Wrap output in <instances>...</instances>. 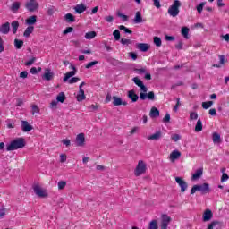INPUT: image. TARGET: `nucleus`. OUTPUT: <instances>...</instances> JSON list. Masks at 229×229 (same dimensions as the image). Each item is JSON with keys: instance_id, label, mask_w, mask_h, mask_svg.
<instances>
[{"instance_id": "nucleus-1", "label": "nucleus", "mask_w": 229, "mask_h": 229, "mask_svg": "<svg viewBox=\"0 0 229 229\" xmlns=\"http://www.w3.org/2000/svg\"><path fill=\"white\" fill-rule=\"evenodd\" d=\"M133 83L137 85V87L140 88V99L141 101H146V99H149V101H155V92L154 91H149L148 93V87L144 85V82L139 79V77H134L132 78Z\"/></svg>"}, {"instance_id": "nucleus-2", "label": "nucleus", "mask_w": 229, "mask_h": 229, "mask_svg": "<svg viewBox=\"0 0 229 229\" xmlns=\"http://www.w3.org/2000/svg\"><path fill=\"white\" fill-rule=\"evenodd\" d=\"M25 146L24 138H16L6 145V151H16L17 149H22Z\"/></svg>"}, {"instance_id": "nucleus-3", "label": "nucleus", "mask_w": 229, "mask_h": 229, "mask_svg": "<svg viewBox=\"0 0 229 229\" xmlns=\"http://www.w3.org/2000/svg\"><path fill=\"white\" fill-rule=\"evenodd\" d=\"M180 8H182V2L180 0H174L172 5L168 8V14L171 17H178L180 14Z\"/></svg>"}, {"instance_id": "nucleus-4", "label": "nucleus", "mask_w": 229, "mask_h": 229, "mask_svg": "<svg viewBox=\"0 0 229 229\" xmlns=\"http://www.w3.org/2000/svg\"><path fill=\"white\" fill-rule=\"evenodd\" d=\"M197 191L201 192V194H208L210 192V184L205 182L200 185H194L191 190V194H196Z\"/></svg>"}, {"instance_id": "nucleus-5", "label": "nucleus", "mask_w": 229, "mask_h": 229, "mask_svg": "<svg viewBox=\"0 0 229 229\" xmlns=\"http://www.w3.org/2000/svg\"><path fill=\"white\" fill-rule=\"evenodd\" d=\"M146 163L143 160H140L134 170V176H141V174L146 173Z\"/></svg>"}, {"instance_id": "nucleus-6", "label": "nucleus", "mask_w": 229, "mask_h": 229, "mask_svg": "<svg viewBox=\"0 0 229 229\" xmlns=\"http://www.w3.org/2000/svg\"><path fill=\"white\" fill-rule=\"evenodd\" d=\"M36 196L38 198H47V191L42 189L40 186L36 185L33 187Z\"/></svg>"}, {"instance_id": "nucleus-7", "label": "nucleus", "mask_w": 229, "mask_h": 229, "mask_svg": "<svg viewBox=\"0 0 229 229\" xmlns=\"http://www.w3.org/2000/svg\"><path fill=\"white\" fill-rule=\"evenodd\" d=\"M170 223H171V216L165 214L161 216V224H160L161 229H166L167 226H169Z\"/></svg>"}, {"instance_id": "nucleus-8", "label": "nucleus", "mask_w": 229, "mask_h": 229, "mask_svg": "<svg viewBox=\"0 0 229 229\" xmlns=\"http://www.w3.org/2000/svg\"><path fill=\"white\" fill-rule=\"evenodd\" d=\"M175 182L178 183L179 187H181V192H185V191H187L189 184H187V182H185L183 178L175 177Z\"/></svg>"}, {"instance_id": "nucleus-9", "label": "nucleus", "mask_w": 229, "mask_h": 229, "mask_svg": "<svg viewBox=\"0 0 229 229\" xmlns=\"http://www.w3.org/2000/svg\"><path fill=\"white\" fill-rule=\"evenodd\" d=\"M25 7L29 12H35L38 8V3L37 0H30L26 3Z\"/></svg>"}, {"instance_id": "nucleus-10", "label": "nucleus", "mask_w": 229, "mask_h": 229, "mask_svg": "<svg viewBox=\"0 0 229 229\" xmlns=\"http://www.w3.org/2000/svg\"><path fill=\"white\" fill-rule=\"evenodd\" d=\"M113 105H114V106H121V105H123V106H126L128 105V102L123 101V98H121L117 96H114L113 97Z\"/></svg>"}, {"instance_id": "nucleus-11", "label": "nucleus", "mask_w": 229, "mask_h": 229, "mask_svg": "<svg viewBox=\"0 0 229 229\" xmlns=\"http://www.w3.org/2000/svg\"><path fill=\"white\" fill-rule=\"evenodd\" d=\"M76 146H79L80 148L85 146V134L80 133L76 137Z\"/></svg>"}, {"instance_id": "nucleus-12", "label": "nucleus", "mask_w": 229, "mask_h": 229, "mask_svg": "<svg viewBox=\"0 0 229 229\" xmlns=\"http://www.w3.org/2000/svg\"><path fill=\"white\" fill-rule=\"evenodd\" d=\"M127 98H129L132 103H137L139 101V95H137L133 89L128 91Z\"/></svg>"}, {"instance_id": "nucleus-13", "label": "nucleus", "mask_w": 229, "mask_h": 229, "mask_svg": "<svg viewBox=\"0 0 229 229\" xmlns=\"http://www.w3.org/2000/svg\"><path fill=\"white\" fill-rule=\"evenodd\" d=\"M21 127L22 131H25V132L31 131V130H33V126H31L30 123H28V121H21Z\"/></svg>"}, {"instance_id": "nucleus-14", "label": "nucleus", "mask_w": 229, "mask_h": 229, "mask_svg": "<svg viewBox=\"0 0 229 229\" xmlns=\"http://www.w3.org/2000/svg\"><path fill=\"white\" fill-rule=\"evenodd\" d=\"M0 33H3V35L10 33V22H5L0 26Z\"/></svg>"}, {"instance_id": "nucleus-15", "label": "nucleus", "mask_w": 229, "mask_h": 229, "mask_svg": "<svg viewBox=\"0 0 229 229\" xmlns=\"http://www.w3.org/2000/svg\"><path fill=\"white\" fill-rule=\"evenodd\" d=\"M182 157V152L179 150H173L169 156L170 161L174 162V160H178Z\"/></svg>"}, {"instance_id": "nucleus-16", "label": "nucleus", "mask_w": 229, "mask_h": 229, "mask_svg": "<svg viewBox=\"0 0 229 229\" xmlns=\"http://www.w3.org/2000/svg\"><path fill=\"white\" fill-rule=\"evenodd\" d=\"M202 217L204 222L210 221V219L214 217V214L212 213V210L206 209L205 212L203 213Z\"/></svg>"}, {"instance_id": "nucleus-17", "label": "nucleus", "mask_w": 229, "mask_h": 229, "mask_svg": "<svg viewBox=\"0 0 229 229\" xmlns=\"http://www.w3.org/2000/svg\"><path fill=\"white\" fill-rule=\"evenodd\" d=\"M148 140H160L162 139V131H157L154 134L148 136Z\"/></svg>"}, {"instance_id": "nucleus-18", "label": "nucleus", "mask_w": 229, "mask_h": 229, "mask_svg": "<svg viewBox=\"0 0 229 229\" xmlns=\"http://www.w3.org/2000/svg\"><path fill=\"white\" fill-rule=\"evenodd\" d=\"M73 10H75L76 13L81 14L87 10V6L84 4H78Z\"/></svg>"}, {"instance_id": "nucleus-19", "label": "nucleus", "mask_w": 229, "mask_h": 229, "mask_svg": "<svg viewBox=\"0 0 229 229\" xmlns=\"http://www.w3.org/2000/svg\"><path fill=\"white\" fill-rule=\"evenodd\" d=\"M203 176V168H199L195 171V173L191 176V180L196 181L199 180V178Z\"/></svg>"}, {"instance_id": "nucleus-20", "label": "nucleus", "mask_w": 229, "mask_h": 229, "mask_svg": "<svg viewBox=\"0 0 229 229\" xmlns=\"http://www.w3.org/2000/svg\"><path fill=\"white\" fill-rule=\"evenodd\" d=\"M20 8H21V2H13L10 6L9 10H11L13 13H17Z\"/></svg>"}, {"instance_id": "nucleus-21", "label": "nucleus", "mask_w": 229, "mask_h": 229, "mask_svg": "<svg viewBox=\"0 0 229 229\" xmlns=\"http://www.w3.org/2000/svg\"><path fill=\"white\" fill-rule=\"evenodd\" d=\"M149 117L155 119L156 117H160V111L157 107H152L149 112Z\"/></svg>"}, {"instance_id": "nucleus-22", "label": "nucleus", "mask_w": 229, "mask_h": 229, "mask_svg": "<svg viewBox=\"0 0 229 229\" xmlns=\"http://www.w3.org/2000/svg\"><path fill=\"white\" fill-rule=\"evenodd\" d=\"M138 49L140 51H142L143 53H146V51H149V44L148 43H139L137 45Z\"/></svg>"}, {"instance_id": "nucleus-23", "label": "nucleus", "mask_w": 229, "mask_h": 229, "mask_svg": "<svg viewBox=\"0 0 229 229\" xmlns=\"http://www.w3.org/2000/svg\"><path fill=\"white\" fill-rule=\"evenodd\" d=\"M34 30H35V27L33 26L27 27L25 31L23 32V37H25V38H30L31 33H33Z\"/></svg>"}, {"instance_id": "nucleus-24", "label": "nucleus", "mask_w": 229, "mask_h": 229, "mask_svg": "<svg viewBox=\"0 0 229 229\" xmlns=\"http://www.w3.org/2000/svg\"><path fill=\"white\" fill-rule=\"evenodd\" d=\"M141 22H143L142 20V13H140V12H136L135 17H134V24H140Z\"/></svg>"}, {"instance_id": "nucleus-25", "label": "nucleus", "mask_w": 229, "mask_h": 229, "mask_svg": "<svg viewBox=\"0 0 229 229\" xmlns=\"http://www.w3.org/2000/svg\"><path fill=\"white\" fill-rule=\"evenodd\" d=\"M49 108H51L53 112H56V108H58V96L55 97V100H52Z\"/></svg>"}, {"instance_id": "nucleus-26", "label": "nucleus", "mask_w": 229, "mask_h": 229, "mask_svg": "<svg viewBox=\"0 0 229 229\" xmlns=\"http://www.w3.org/2000/svg\"><path fill=\"white\" fill-rule=\"evenodd\" d=\"M72 71L71 72H68L65 76H64V81H67V80H69V78H72V76H75L76 75V67L72 66Z\"/></svg>"}, {"instance_id": "nucleus-27", "label": "nucleus", "mask_w": 229, "mask_h": 229, "mask_svg": "<svg viewBox=\"0 0 229 229\" xmlns=\"http://www.w3.org/2000/svg\"><path fill=\"white\" fill-rule=\"evenodd\" d=\"M36 23H37L36 15L30 16L26 20V24H28L29 26H33V24H36Z\"/></svg>"}, {"instance_id": "nucleus-28", "label": "nucleus", "mask_w": 229, "mask_h": 229, "mask_svg": "<svg viewBox=\"0 0 229 229\" xmlns=\"http://www.w3.org/2000/svg\"><path fill=\"white\" fill-rule=\"evenodd\" d=\"M85 90L83 89H79V93L77 95V101L81 102L85 100Z\"/></svg>"}, {"instance_id": "nucleus-29", "label": "nucleus", "mask_w": 229, "mask_h": 229, "mask_svg": "<svg viewBox=\"0 0 229 229\" xmlns=\"http://www.w3.org/2000/svg\"><path fill=\"white\" fill-rule=\"evenodd\" d=\"M64 19L66 22H76V17H74V15H72V13H70L65 14Z\"/></svg>"}, {"instance_id": "nucleus-30", "label": "nucleus", "mask_w": 229, "mask_h": 229, "mask_svg": "<svg viewBox=\"0 0 229 229\" xmlns=\"http://www.w3.org/2000/svg\"><path fill=\"white\" fill-rule=\"evenodd\" d=\"M98 33L96 31H89L85 34L86 40H92V38H96Z\"/></svg>"}, {"instance_id": "nucleus-31", "label": "nucleus", "mask_w": 229, "mask_h": 229, "mask_svg": "<svg viewBox=\"0 0 229 229\" xmlns=\"http://www.w3.org/2000/svg\"><path fill=\"white\" fill-rule=\"evenodd\" d=\"M207 229H221V223L212 222L208 225Z\"/></svg>"}, {"instance_id": "nucleus-32", "label": "nucleus", "mask_w": 229, "mask_h": 229, "mask_svg": "<svg viewBox=\"0 0 229 229\" xmlns=\"http://www.w3.org/2000/svg\"><path fill=\"white\" fill-rule=\"evenodd\" d=\"M11 28L13 31V35H15L17 33V30H19V21H14L11 23Z\"/></svg>"}, {"instance_id": "nucleus-33", "label": "nucleus", "mask_w": 229, "mask_h": 229, "mask_svg": "<svg viewBox=\"0 0 229 229\" xmlns=\"http://www.w3.org/2000/svg\"><path fill=\"white\" fill-rule=\"evenodd\" d=\"M195 131L197 132L203 131V123L201 122V119H199L197 121V123L195 125Z\"/></svg>"}, {"instance_id": "nucleus-34", "label": "nucleus", "mask_w": 229, "mask_h": 229, "mask_svg": "<svg viewBox=\"0 0 229 229\" xmlns=\"http://www.w3.org/2000/svg\"><path fill=\"white\" fill-rule=\"evenodd\" d=\"M43 80H47V81H49L53 78V72H51L49 70H47V72L42 76Z\"/></svg>"}, {"instance_id": "nucleus-35", "label": "nucleus", "mask_w": 229, "mask_h": 229, "mask_svg": "<svg viewBox=\"0 0 229 229\" xmlns=\"http://www.w3.org/2000/svg\"><path fill=\"white\" fill-rule=\"evenodd\" d=\"M189 31H190L189 27H182V37H184V38H186V40H189Z\"/></svg>"}, {"instance_id": "nucleus-36", "label": "nucleus", "mask_w": 229, "mask_h": 229, "mask_svg": "<svg viewBox=\"0 0 229 229\" xmlns=\"http://www.w3.org/2000/svg\"><path fill=\"white\" fill-rule=\"evenodd\" d=\"M14 46L16 49H22V47L24 46V41L21 39H14Z\"/></svg>"}, {"instance_id": "nucleus-37", "label": "nucleus", "mask_w": 229, "mask_h": 229, "mask_svg": "<svg viewBox=\"0 0 229 229\" xmlns=\"http://www.w3.org/2000/svg\"><path fill=\"white\" fill-rule=\"evenodd\" d=\"M148 229H158V222L157 220L150 221Z\"/></svg>"}, {"instance_id": "nucleus-38", "label": "nucleus", "mask_w": 229, "mask_h": 229, "mask_svg": "<svg viewBox=\"0 0 229 229\" xmlns=\"http://www.w3.org/2000/svg\"><path fill=\"white\" fill-rule=\"evenodd\" d=\"M213 142L214 144H216V142H221V135L217 132L213 133Z\"/></svg>"}, {"instance_id": "nucleus-39", "label": "nucleus", "mask_w": 229, "mask_h": 229, "mask_svg": "<svg viewBox=\"0 0 229 229\" xmlns=\"http://www.w3.org/2000/svg\"><path fill=\"white\" fill-rule=\"evenodd\" d=\"M213 105H214L213 101L203 102L202 108H204V110H208V108H210V106H212Z\"/></svg>"}, {"instance_id": "nucleus-40", "label": "nucleus", "mask_w": 229, "mask_h": 229, "mask_svg": "<svg viewBox=\"0 0 229 229\" xmlns=\"http://www.w3.org/2000/svg\"><path fill=\"white\" fill-rule=\"evenodd\" d=\"M119 30L121 31H124V33H129V35H131V33H133V31H131L130 29H128L126 26L124 25H120L119 27Z\"/></svg>"}, {"instance_id": "nucleus-41", "label": "nucleus", "mask_w": 229, "mask_h": 229, "mask_svg": "<svg viewBox=\"0 0 229 229\" xmlns=\"http://www.w3.org/2000/svg\"><path fill=\"white\" fill-rule=\"evenodd\" d=\"M55 12H56V7L51 5L47 10V15L51 16V15H53L55 13Z\"/></svg>"}, {"instance_id": "nucleus-42", "label": "nucleus", "mask_w": 229, "mask_h": 229, "mask_svg": "<svg viewBox=\"0 0 229 229\" xmlns=\"http://www.w3.org/2000/svg\"><path fill=\"white\" fill-rule=\"evenodd\" d=\"M134 72H135L137 74H146L147 69H146V67H143V68H135V69H134Z\"/></svg>"}, {"instance_id": "nucleus-43", "label": "nucleus", "mask_w": 229, "mask_h": 229, "mask_svg": "<svg viewBox=\"0 0 229 229\" xmlns=\"http://www.w3.org/2000/svg\"><path fill=\"white\" fill-rule=\"evenodd\" d=\"M113 35L114 37V40H116V41L121 40V31H119V30H115L113 32Z\"/></svg>"}, {"instance_id": "nucleus-44", "label": "nucleus", "mask_w": 229, "mask_h": 229, "mask_svg": "<svg viewBox=\"0 0 229 229\" xmlns=\"http://www.w3.org/2000/svg\"><path fill=\"white\" fill-rule=\"evenodd\" d=\"M154 44L157 47H160L162 46V39L159 37H154Z\"/></svg>"}, {"instance_id": "nucleus-45", "label": "nucleus", "mask_w": 229, "mask_h": 229, "mask_svg": "<svg viewBox=\"0 0 229 229\" xmlns=\"http://www.w3.org/2000/svg\"><path fill=\"white\" fill-rule=\"evenodd\" d=\"M120 42L123 46H130V44H131V40L126 39L125 38H122Z\"/></svg>"}, {"instance_id": "nucleus-46", "label": "nucleus", "mask_w": 229, "mask_h": 229, "mask_svg": "<svg viewBox=\"0 0 229 229\" xmlns=\"http://www.w3.org/2000/svg\"><path fill=\"white\" fill-rule=\"evenodd\" d=\"M198 120V113L197 112H190V121Z\"/></svg>"}, {"instance_id": "nucleus-47", "label": "nucleus", "mask_w": 229, "mask_h": 229, "mask_svg": "<svg viewBox=\"0 0 229 229\" xmlns=\"http://www.w3.org/2000/svg\"><path fill=\"white\" fill-rule=\"evenodd\" d=\"M64 101H65V93L60 92L58 94V102L59 103H64Z\"/></svg>"}, {"instance_id": "nucleus-48", "label": "nucleus", "mask_w": 229, "mask_h": 229, "mask_svg": "<svg viewBox=\"0 0 229 229\" xmlns=\"http://www.w3.org/2000/svg\"><path fill=\"white\" fill-rule=\"evenodd\" d=\"M207 4V2H202L197 6V12L198 13H201L203 12V7Z\"/></svg>"}, {"instance_id": "nucleus-49", "label": "nucleus", "mask_w": 229, "mask_h": 229, "mask_svg": "<svg viewBox=\"0 0 229 229\" xmlns=\"http://www.w3.org/2000/svg\"><path fill=\"white\" fill-rule=\"evenodd\" d=\"M67 185V182H65V181H60L59 182H58V189H59V191H62V190H64V189H65V186Z\"/></svg>"}, {"instance_id": "nucleus-50", "label": "nucleus", "mask_w": 229, "mask_h": 229, "mask_svg": "<svg viewBox=\"0 0 229 229\" xmlns=\"http://www.w3.org/2000/svg\"><path fill=\"white\" fill-rule=\"evenodd\" d=\"M35 114H40V108L37 105L32 106V115H35Z\"/></svg>"}, {"instance_id": "nucleus-51", "label": "nucleus", "mask_w": 229, "mask_h": 229, "mask_svg": "<svg viewBox=\"0 0 229 229\" xmlns=\"http://www.w3.org/2000/svg\"><path fill=\"white\" fill-rule=\"evenodd\" d=\"M74 31V28L72 27H67L64 31L63 35H68V33H72Z\"/></svg>"}, {"instance_id": "nucleus-52", "label": "nucleus", "mask_w": 229, "mask_h": 229, "mask_svg": "<svg viewBox=\"0 0 229 229\" xmlns=\"http://www.w3.org/2000/svg\"><path fill=\"white\" fill-rule=\"evenodd\" d=\"M176 105L173 108L174 112H178V108L182 106V104L180 103V98H176Z\"/></svg>"}, {"instance_id": "nucleus-53", "label": "nucleus", "mask_w": 229, "mask_h": 229, "mask_svg": "<svg viewBox=\"0 0 229 229\" xmlns=\"http://www.w3.org/2000/svg\"><path fill=\"white\" fill-rule=\"evenodd\" d=\"M78 81H80L79 77H72L68 81V83H70V85H72V83H78Z\"/></svg>"}, {"instance_id": "nucleus-54", "label": "nucleus", "mask_w": 229, "mask_h": 229, "mask_svg": "<svg viewBox=\"0 0 229 229\" xmlns=\"http://www.w3.org/2000/svg\"><path fill=\"white\" fill-rule=\"evenodd\" d=\"M94 65H98V61H92L86 64V69H90V67H94Z\"/></svg>"}, {"instance_id": "nucleus-55", "label": "nucleus", "mask_w": 229, "mask_h": 229, "mask_svg": "<svg viewBox=\"0 0 229 229\" xmlns=\"http://www.w3.org/2000/svg\"><path fill=\"white\" fill-rule=\"evenodd\" d=\"M37 58L32 57L30 60H29L28 62L25 63V65L27 67H30V65H33V64H35Z\"/></svg>"}, {"instance_id": "nucleus-56", "label": "nucleus", "mask_w": 229, "mask_h": 229, "mask_svg": "<svg viewBox=\"0 0 229 229\" xmlns=\"http://www.w3.org/2000/svg\"><path fill=\"white\" fill-rule=\"evenodd\" d=\"M172 140H174V142H178V140H180L181 137L180 134H174L171 136Z\"/></svg>"}, {"instance_id": "nucleus-57", "label": "nucleus", "mask_w": 229, "mask_h": 229, "mask_svg": "<svg viewBox=\"0 0 229 229\" xmlns=\"http://www.w3.org/2000/svg\"><path fill=\"white\" fill-rule=\"evenodd\" d=\"M60 162H61V164H64V162H67V155L61 154L60 155Z\"/></svg>"}, {"instance_id": "nucleus-58", "label": "nucleus", "mask_w": 229, "mask_h": 229, "mask_svg": "<svg viewBox=\"0 0 229 229\" xmlns=\"http://www.w3.org/2000/svg\"><path fill=\"white\" fill-rule=\"evenodd\" d=\"M105 21H106V22H114V21H115V19L114 18V16L109 15V16H106V17H105Z\"/></svg>"}, {"instance_id": "nucleus-59", "label": "nucleus", "mask_w": 229, "mask_h": 229, "mask_svg": "<svg viewBox=\"0 0 229 229\" xmlns=\"http://www.w3.org/2000/svg\"><path fill=\"white\" fill-rule=\"evenodd\" d=\"M171 121V114H166L163 118V123H169Z\"/></svg>"}, {"instance_id": "nucleus-60", "label": "nucleus", "mask_w": 229, "mask_h": 229, "mask_svg": "<svg viewBox=\"0 0 229 229\" xmlns=\"http://www.w3.org/2000/svg\"><path fill=\"white\" fill-rule=\"evenodd\" d=\"M229 176L228 174L226 173H223L222 177H221V182H226V180H228Z\"/></svg>"}, {"instance_id": "nucleus-61", "label": "nucleus", "mask_w": 229, "mask_h": 229, "mask_svg": "<svg viewBox=\"0 0 229 229\" xmlns=\"http://www.w3.org/2000/svg\"><path fill=\"white\" fill-rule=\"evenodd\" d=\"M62 143L64 144V146H71V140L64 139L62 140Z\"/></svg>"}, {"instance_id": "nucleus-62", "label": "nucleus", "mask_w": 229, "mask_h": 229, "mask_svg": "<svg viewBox=\"0 0 229 229\" xmlns=\"http://www.w3.org/2000/svg\"><path fill=\"white\" fill-rule=\"evenodd\" d=\"M153 1V4L154 6H156V8H160L162 5L160 4V0H152Z\"/></svg>"}, {"instance_id": "nucleus-63", "label": "nucleus", "mask_w": 229, "mask_h": 229, "mask_svg": "<svg viewBox=\"0 0 229 229\" xmlns=\"http://www.w3.org/2000/svg\"><path fill=\"white\" fill-rule=\"evenodd\" d=\"M183 47V42L179 41L178 44L175 45V48H177L178 50L182 49Z\"/></svg>"}, {"instance_id": "nucleus-64", "label": "nucleus", "mask_w": 229, "mask_h": 229, "mask_svg": "<svg viewBox=\"0 0 229 229\" xmlns=\"http://www.w3.org/2000/svg\"><path fill=\"white\" fill-rule=\"evenodd\" d=\"M20 78H28V72L27 71H23L20 73Z\"/></svg>"}]
</instances>
